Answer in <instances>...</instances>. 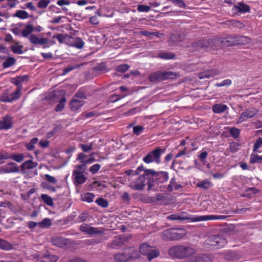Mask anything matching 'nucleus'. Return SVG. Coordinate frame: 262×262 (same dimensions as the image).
<instances>
[{"mask_svg":"<svg viewBox=\"0 0 262 262\" xmlns=\"http://www.w3.org/2000/svg\"><path fill=\"white\" fill-rule=\"evenodd\" d=\"M220 40L219 39H215L213 40H199V43H201L202 45V47L203 49H206L209 46H211L212 49H219L220 48H222L224 47L222 43L219 44L216 43L215 41L216 40Z\"/></svg>","mask_w":262,"mask_h":262,"instance_id":"obj_16","label":"nucleus"},{"mask_svg":"<svg viewBox=\"0 0 262 262\" xmlns=\"http://www.w3.org/2000/svg\"><path fill=\"white\" fill-rule=\"evenodd\" d=\"M72 177L74 179V183L76 186L83 184L87 180L82 171L78 169H74L73 171Z\"/></svg>","mask_w":262,"mask_h":262,"instance_id":"obj_13","label":"nucleus"},{"mask_svg":"<svg viewBox=\"0 0 262 262\" xmlns=\"http://www.w3.org/2000/svg\"><path fill=\"white\" fill-rule=\"evenodd\" d=\"M0 168L1 173H15L19 171L17 164L14 162L8 163Z\"/></svg>","mask_w":262,"mask_h":262,"instance_id":"obj_15","label":"nucleus"},{"mask_svg":"<svg viewBox=\"0 0 262 262\" xmlns=\"http://www.w3.org/2000/svg\"><path fill=\"white\" fill-rule=\"evenodd\" d=\"M214 257L211 254H199L191 256L188 259V262H212Z\"/></svg>","mask_w":262,"mask_h":262,"instance_id":"obj_11","label":"nucleus"},{"mask_svg":"<svg viewBox=\"0 0 262 262\" xmlns=\"http://www.w3.org/2000/svg\"><path fill=\"white\" fill-rule=\"evenodd\" d=\"M147 169L144 170V173L141 175L134 182L129 184V187L136 190H142L144 189V186L146 184L147 179H150V176L146 174Z\"/></svg>","mask_w":262,"mask_h":262,"instance_id":"obj_8","label":"nucleus"},{"mask_svg":"<svg viewBox=\"0 0 262 262\" xmlns=\"http://www.w3.org/2000/svg\"><path fill=\"white\" fill-rule=\"evenodd\" d=\"M45 179L48 182L52 183L53 184H56L57 183V180H56V179L55 177L50 176L49 174H45Z\"/></svg>","mask_w":262,"mask_h":262,"instance_id":"obj_61","label":"nucleus"},{"mask_svg":"<svg viewBox=\"0 0 262 262\" xmlns=\"http://www.w3.org/2000/svg\"><path fill=\"white\" fill-rule=\"evenodd\" d=\"M197 186L202 189L207 190L212 186V184L211 182L209 181L208 179H205L203 181L198 182L197 183Z\"/></svg>","mask_w":262,"mask_h":262,"instance_id":"obj_28","label":"nucleus"},{"mask_svg":"<svg viewBox=\"0 0 262 262\" xmlns=\"http://www.w3.org/2000/svg\"><path fill=\"white\" fill-rule=\"evenodd\" d=\"M182 186L181 185H178L176 184L175 179L173 178L171 179L170 184L167 187V190L170 192L173 190V188L176 190H178Z\"/></svg>","mask_w":262,"mask_h":262,"instance_id":"obj_38","label":"nucleus"},{"mask_svg":"<svg viewBox=\"0 0 262 262\" xmlns=\"http://www.w3.org/2000/svg\"><path fill=\"white\" fill-rule=\"evenodd\" d=\"M237 9L241 12H247L250 11L249 6L243 3L239 4L237 6Z\"/></svg>","mask_w":262,"mask_h":262,"instance_id":"obj_55","label":"nucleus"},{"mask_svg":"<svg viewBox=\"0 0 262 262\" xmlns=\"http://www.w3.org/2000/svg\"><path fill=\"white\" fill-rule=\"evenodd\" d=\"M148 78L151 82L163 81L162 71H158L150 74Z\"/></svg>","mask_w":262,"mask_h":262,"instance_id":"obj_25","label":"nucleus"},{"mask_svg":"<svg viewBox=\"0 0 262 262\" xmlns=\"http://www.w3.org/2000/svg\"><path fill=\"white\" fill-rule=\"evenodd\" d=\"M262 147V138L259 137L253 145V152H257L259 148Z\"/></svg>","mask_w":262,"mask_h":262,"instance_id":"obj_54","label":"nucleus"},{"mask_svg":"<svg viewBox=\"0 0 262 262\" xmlns=\"http://www.w3.org/2000/svg\"><path fill=\"white\" fill-rule=\"evenodd\" d=\"M23 48L22 45H13L11 47V50L15 54H22L24 53Z\"/></svg>","mask_w":262,"mask_h":262,"instance_id":"obj_44","label":"nucleus"},{"mask_svg":"<svg viewBox=\"0 0 262 262\" xmlns=\"http://www.w3.org/2000/svg\"><path fill=\"white\" fill-rule=\"evenodd\" d=\"M66 34L58 33L53 36V38H56L60 43H63Z\"/></svg>","mask_w":262,"mask_h":262,"instance_id":"obj_60","label":"nucleus"},{"mask_svg":"<svg viewBox=\"0 0 262 262\" xmlns=\"http://www.w3.org/2000/svg\"><path fill=\"white\" fill-rule=\"evenodd\" d=\"M25 158V156L23 154H13L10 155V159L17 162H21L24 160Z\"/></svg>","mask_w":262,"mask_h":262,"instance_id":"obj_41","label":"nucleus"},{"mask_svg":"<svg viewBox=\"0 0 262 262\" xmlns=\"http://www.w3.org/2000/svg\"><path fill=\"white\" fill-rule=\"evenodd\" d=\"M227 240L220 235H212L208 237L203 243V247L207 250H212L223 247Z\"/></svg>","mask_w":262,"mask_h":262,"instance_id":"obj_2","label":"nucleus"},{"mask_svg":"<svg viewBox=\"0 0 262 262\" xmlns=\"http://www.w3.org/2000/svg\"><path fill=\"white\" fill-rule=\"evenodd\" d=\"M231 80L229 79H227L220 83H217L215 84V86L216 87H222V86H229L231 84Z\"/></svg>","mask_w":262,"mask_h":262,"instance_id":"obj_58","label":"nucleus"},{"mask_svg":"<svg viewBox=\"0 0 262 262\" xmlns=\"http://www.w3.org/2000/svg\"><path fill=\"white\" fill-rule=\"evenodd\" d=\"M144 129V127L141 125L135 126L133 127L134 134L139 135Z\"/></svg>","mask_w":262,"mask_h":262,"instance_id":"obj_64","label":"nucleus"},{"mask_svg":"<svg viewBox=\"0 0 262 262\" xmlns=\"http://www.w3.org/2000/svg\"><path fill=\"white\" fill-rule=\"evenodd\" d=\"M71 46L78 49H82L84 45V41L80 37H73Z\"/></svg>","mask_w":262,"mask_h":262,"instance_id":"obj_26","label":"nucleus"},{"mask_svg":"<svg viewBox=\"0 0 262 262\" xmlns=\"http://www.w3.org/2000/svg\"><path fill=\"white\" fill-rule=\"evenodd\" d=\"M180 221L190 220L191 222H196L207 220H223L226 219L225 215H207L202 216H194L189 217L185 212L179 213Z\"/></svg>","mask_w":262,"mask_h":262,"instance_id":"obj_5","label":"nucleus"},{"mask_svg":"<svg viewBox=\"0 0 262 262\" xmlns=\"http://www.w3.org/2000/svg\"><path fill=\"white\" fill-rule=\"evenodd\" d=\"M157 57L163 59H172L176 57V55L171 52H162L158 54Z\"/></svg>","mask_w":262,"mask_h":262,"instance_id":"obj_31","label":"nucleus"},{"mask_svg":"<svg viewBox=\"0 0 262 262\" xmlns=\"http://www.w3.org/2000/svg\"><path fill=\"white\" fill-rule=\"evenodd\" d=\"M38 225L41 228H48L52 225V220L49 218H45L41 222H38Z\"/></svg>","mask_w":262,"mask_h":262,"instance_id":"obj_35","label":"nucleus"},{"mask_svg":"<svg viewBox=\"0 0 262 262\" xmlns=\"http://www.w3.org/2000/svg\"><path fill=\"white\" fill-rule=\"evenodd\" d=\"M95 202L100 207L106 208L108 206V202L106 200L99 198L95 201Z\"/></svg>","mask_w":262,"mask_h":262,"instance_id":"obj_49","label":"nucleus"},{"mask_svg":"<svg viewBox=\"0 0 262 262\" xmlns=\"http://www.w3.org/2000/svg\"><path fill=\"white\" fill-rule=\"evenodd\" d=\"M140 256L138 250L133 248H127L114 254V259L116 262H126L128 260L138 259Z\"/></svg>","mask_w":262,"mask_h":262,"instance_id":"obj_3","label":"nucleus"},{"mask_svg":"<svg viewBox=\"0 0 262 262\" xmlns=\"http://www.w3.org/2000/svg\"><path fill=\"white\" fill-rule=\"evenodd\" d=\"M38 165L36 162H34L31 160H27L23 163L21 166V170L24 172H26L27 170L35 168Z\"/></svg>","mask_w":262,"mask_h":262,"instance_id":"obj_21","label":"nucleus"},{"mask_svg":"<svg viewBox=\"0 0 262 262\" xmlns=\"http://www.w3.org/2000/svg\"><path fill=\"white\" fill-rule=\"evenodd\" d=\"M145 170L142 166H139L135 170H127L125 171V174L128 176H136L139 174V172L141 171Z\"/></svg>","mask_w":262,"mask_h":262,"instance_id":"obj_42","label":"nucleus"},{"mask_svg":"<svg viewBox=\"0 0 262 262\" xmlns=\"http://www.w3.org/2000/svg\"><path fill=\"white\" fill-rule=\"evenodd\" d=\"M21 86L17 87V90L10 95L12 101L19 98L21 95Z\"/></svg>","mask_w":262,"mask_h":262,"instance_id":"obj_46","label":"nucleus"},{"mask_svg":"<svg viewBox=\"0 0 262 262\" xmlns=\"http://www.w3.org/2000/svg\"><path fill=\"white\" fill-rule=\"evenodd\" d=\"M13 16L21 19H26L29 17V14L24 10H18Z\"/></svg>","mask_w":262,"mask_h":262,"instance_id":"obj_43","label":"nucleus"},{"mask_svg":"<svg viewBox=\"0 0 262 262\" xmlns=\"http://www.w3.org/2000/svg\"><path fill=\"white\" fill-rule=\"evenodd\" d=\"M152 202L158 203L159 204L167 205L173 203V199L167 195L163 193H158L151 198Z\"/></svg>","mask_w":262,"mask_h":262,"instance_id":"obj_10","label":"nucleus"},{"mask_svg":"<svg viewBox=\"0 0 262 262\" xmlns=\"http://www.w3.org/2000/svg\"><path fill=\"white\" fill-rule=\"evenodd\" d=\"M129 68V66L127 64H123L118 66L115 70L118 72L124 73Z\"/></svg>","mask_w":262,"mask_h":262,"instance_id":"obj_52","label":"nucleus"},{"mask_svg":"<svg viewBox=\"0 0 262 262\" xmlns=\"http://www.w3.org/2000/svg\"><path fill=\"white\" fill-rule=\"evenodd\" d=\"M251 39L244 36H231L223 38L222 40H217L215 42L219 44L222 43L224 46H231L235 45H245L250 43Z\"/></svg>","mask_w":262,"mask_h":262,"instance_id":"obj_4","label":"nucleus"},{"mask_svg":"<svg viewBox=\"0 0 262 262\" xmlns=\"http://www.w3.org/2000/svg\"><path fill=\"white\" fill-rule=\"evenodd\" d=\"M0 101L3 102H11V96L8 93H4L0 96Z\"/></svg>","mask_w":262,"mask_h":262,"instance_id":"obj_50","label":"nucleus"},{"mask_svg":"<svg viewBox=\"0 0 262 262\" xmlns=\"http://www.w3.org/2000/svg\"><path fill=\"white\" fill-rule=\"evenodd\" d=\"M220 71L216 69H211L204 71L198 74V76L199 79L210 78L215 76L218 75Z\"/></svg>","mask_w":262,"mask_h":262,"instance_id":"obj_18","label":"nucleus"},{"mask_svg":"<svg viewBox=\"0 0 262 262\" xmlns=\"http://www.w3.org/2000/svg\"><path fill=\"white\" fill-rule=\"evenodd\" d=\"M229 132L233 138L236 139L239 137L240 129L237 128L233 127L230 128Z\"/></svg>","mask_w":262,"mask_h":262,"instance_id":"obj_51","label":"nucleus"},{"mask_svg":"<svg viewBox=\"0 0 262 262\" xmlns=\"http://www.w3.org/2000/svg\"><path fill=\"white\" fill-rule=\"evenodd\" d=\"M33 27L31 25H27L21 32L22 36L24 37H29V35L33 31Z\"/></svg>","mask_w":262,"mask_h":262,"instance_id":"obj_36","label":"nucleus"},{"mask_svg":"<svg viewBox=\"0 0 262 262\" xmlns=\"http://www.w3.org/2000/svg\"><path fill=\"white\" fill-rule=\"evenodd\" d=\"M165 150L162 148L158 147L155 150L149 152L145 157L143 158V160L146 163H150L155 162L157 163H159L161 161L160 157L162 153L164 152Z\"/></svg>","mask_w":262,"mask_h":262,"instance_id":"obj_7","label":"nucleus"},{"mask_svg":"<svg viewBox=\"0 0 262 262\" xmlns=\"http://www.w3.org/2000/svg\"><path fill=\"white\" fill-rule=\"evenodd\" d=\"M80 230L82 232H85L89 235L97 234L101 232L98 228L91 227L86 224L81 225L80 227Z\"/></svg>","mask_w":262,"mask_h":262,"instance_id":"obj_19","label":"nucleus"},{"mask_svg":"<svg viewBox=\"0 0 262 262\" xmlns=\"http://www.w3.org/2000/svg\"><path fill=\"white\" fill-rule=\"evenodd\" d=\"M95 195L92 193H86L82 195V200L88 203H91L93 201Z\"/></svg>","mask_w":262,"mask_h":262,"instance_id":"obj_45","label":"nucleus"},{"mask_svg":"<svg viewBox=\"0 0 262 262\" xmlns=\"http://www.w3.org/2000/svg\"><path fill=\"white\" fill-rule=\"evenodd\" d=\"M155 180H156L155 178H152V177L150 179H147L146 184L148 185V190H155L157 189V188L155 187L156 183L155 182Z\"/></svg>","mask_w":262,"mask_h":262,"instance_id":"obj_48","label":"nucleus"},{"mask_svg":"<svg viewBox=\"0 0 262 262\" xmlns=\"http://www.w3.org/2000/svg\"><path fill=\"white\" fill-rule=\"evenodd\" d=\"M250 162L251 164H254L256 163H261L262 156H260L257 154L252 153L251 155Z\"/></svg>","mask_w":262,"mask_h":262,"instance_id":"obj_39","label":"nucleus"},{"mask_svg":"<svg viewBox=\"0 0 262 262\" xmlns=\"http://www.w3.org/2000/svg\"><path fill=\"white\" fill-rule=\"evenodd\" d=\"M151 9V8L149 6L144 5H139L137 6V10L139 12H147Z\"/></svg>","mask_w":262,"mask_h":262,"instance_id":"obj_59","label":"nucleus"},{"mask_svg":"<svg viewBox=\"0 0 262 262\" xmlns=\"http://www.w3.org/2000/svg\"><path fill=\"white\" fill-rule=\"evenodd\" d=\"M257 112V109L253 107L246 110L245 111L241 114L237 123H241L247 119L253 117L256 115Z\"/></svg>","mask_w":262,"mask_h":262,"instance_id":"obj_12","label":"nucleus"},{"mask_svg":"<svg viewBox=\"0 0 262 262\" xmlns=\"http://www.w3.org/2000/svg\"><path fill=\"white\" fill-rule=\"evenodd\" d=\"M163 81L168 79H172L176 78L179 75L177 73L172 71H162Z\"/></svg>","mask_w":262,"mask_h":262,"instance_id":"obj_27","label":"nucleus"},{"mask_svg":"<svg viewBox=\"0 0 262 262\" xmlns=\"http://www.w3.org/2000/svg\"><path fill=\"white\" fill-rule=\"evenodd\" d=\"M12 118L7 115L0 120V129H9L12 127Z\"/></svg>","mask_w":262,"mask_h":262,"instance_id":"obj_17","label":"nucleus"},{"mask_svg":"<svg viewBox=\"0 0 262 262\" xmlns=\"http://www.w3.org/2000/svg\"><path fill=\"white\" fill-rule=\"evenodd\" d=\"M84 104V101L78 100L77 98H73L70 103V107L72 111H76L80 109Z\"/></svg>","mask_w":262,"mask_h":262,"instance_id":"obj_20","label":"nucleus"},{"mask_svg":"<svg viewBox=\"0 0 262 262\" xmlns=\"http://www.w3.org/2000/svg\"><path fill=\"white\" fill-rule=\"evenodd\" d=\"M58 259V256L55 255H46L39 259L37 262H56Z\"/></svg>","mask_w":262,"mask_h":262,"instance_id":"obj_29","label":"nucleus"},{"mask_svg":"<svg viewBox=\"0 0 262 262\" xmlns=\"http://www.w3.org/2000/svg\"><path fill=\"white\" fill-rule=\"evenodd\" d=\"M228 107L227 105L222 104L219 103L215 104L212 106V111L216 114H220L224 112L227 110H228Z\"/></svg>","mask_w":262,"mask_h":262,"instance_id":"obj_24","label":"nucleus"},{"mask_svg":"<svg viewBox=\"0 0 262 262\" xmlns=\"http://www.w3.org/2000/svg\"><path fill=\"white\" fill-rule=\"evenodd\" d=\"M239 146L240 144L239 143L232 142L230 144L229 149L232 152L234 153L238 150Z\"/></svg>","mask_w":262,"mask_h":262,"instance_id":"obj_56","label":"nucleus"},{"mask_svg":"<svg viewBox=\"0 0 262 262\" xmlns=\"http://www.w3.org/2000/svg\"><path fill=\"white\" fill-rule=\"evenodd\" d=\"M15 61L16 60L14 57H8L3 63V67L4 68H8L10 67L15 63Z\"/></svg>","mask_w":262,"mask_h":262,"instance_id":"obj_40","label":"nucleus"},{"mask_svg":"<svg viewBox=\"0 0 262 262\" xmlns=\"http://www.w3.org/2000/svg\"><path fill=\"white\" fill-rule=\"evenodd\" d=\"M29 41L35 46H42L45 48L46 45L48 43L49 40L45 37H39L35 34H31L28 38Z\"/></svg>","mask_w":262,"mask_h":262,"instance_id":"obj_14","label":"nucleus"},{"mask_svg":"<svg viewBox=\"0 0 262 262\" xmlns=\"http://www.w3.org/2000/svg\"><path fill=\"white\" fill-rule=\"evenodd\" d=\"M101 168V166L99 164H95L91 166L90 168V171L94 174L97 173Z\"/></svg>","mask_w":262,"mask_h":262,"instance_id":"obj_63","label":"nucleus"},{"mask_svg":"<svg viewBox=\"0 0 262 262\" xmlns=\"http://www.w3.org/2000/svg\"><path fill=\"white\" fill-rule=\"evenodd\" d=\"M125 241V238L123 236H119L116 237L112 243V248H118L121 247L124 244Z\"/></svg>","mask_w":262,"mask_h":262,"instance_id":"obj_23","label":"nucleus"},{"mask_svg":"<svg viewBox=\"0 0 262 262\" xmlns=\"http://www.w3.org/2000/svg\"><path fill=\"white\" fill-rule=\"evenodd\" d=\"M152 248V247L150 246L148 244L146 243H143L140 246L139 251L143 255H147Z\"/></svg>","mask_w":262,"mask_h":262,"instance_id":"obj_34","label":"nucleus"},{"mask_svg":"<svg viewBox=\"0 0 262 262\" xmlns=\"http://www.w3.org/2000/svg\"><path fill=\"white\" fill-rule=\"evenodd\" d=\"M38 141V139L36 137L32 139L29 143L26 144L27 149L29 150H32L34 148V145Z\"/></svg>","mask_w":262,"mask_h":262,"instance_id":"obj_47","label":"nucleus"},{"mask_svg":"<svg viewBox=\"0 0 262 262\" xmlns=\"http://www.w3.org/2000/svg\"><path fill=\"white\" fill-rule=\"evenodd\" d=\"M160 255V252L158 250L154 247L150 250L149 253L147 254V257L149 261H151L152 259L157 257Z\"/></svg>","mask_w":262,"mask_h":262,"instance_id":"obj_32","label":"nucleus"},{"mask_svg":"<svg viewBox=\"0 0 262 262\" xmlns=\"http://www.w3.org/2000/svg\"><path fill=\"white\" fill-rule=\"evenodd\" d=\"M66 101V99L64 97H63L60 99L59 104H58L55 107V111L56 112L61 111L64 108Z\"/></svg>","mask_w":262,"mask_h":262,"instance_id":"obj_53","label":"nucleus"},{"mask_svg":"<svg viewBox=\"0 0 262 262\" xmlns=\"http://www.w3.org/2000/svg\"><path fill=\"white\" fill-rule=\"evenodd\" d=\"M169 254L173 257L184 258L190 257L196 253V250L191 245H178L170 248Z\"/></svg>","mask_w":262,"mask_h":262,"instance_id":"obj_1","label":"nucleus"},{"mask_svg":"<svg viewBox=\"0 0 262 262\" xmlns=\"http://www.w3.org/2000/svg\"><path fill=\"white\" fill-rule=\"evenodd\" d=\"M50 2V0H39L37 4V7L40 9L46 8Z\"/></svg>","mask_w":262,"mask_h":262,"instance_id":"obj_57","label":"nucleus"},{"mask_svg":"<svg viewBox=\"0 0 262 262\" xmlns=\"http://www.w3.org/2000/svg\"><path fill=\"white\" fill-rule=\"evenodd\" d=\"M13 249V245L9 242L0 238V249L9 251Z\"/></svg>","mask_w":262,"mask_h":262,"instance_id":"obj_30","label":"nucleus"},{"mask_svg":"<svg viewBox=\"0 0 262 262\" xmlns=\"http://www.w3.org/2000/svg\"><path fill=\"white\" fill-rule=\"evenodd\" d=\"M186 234L184 229L170 228L162 233V238L166 241L178 240L182 238Z\"/></svg>","mask_w":262,"mask_h":262,"instance_id":"obj_6","label":"nucleus"},{"mask_svg":"<svg viewBox=\"0 0 262 262\" xmlns=\"http://www.w3.org/2000/svg\"><path fill=\"white\" fill-rule=\"evenodd\" d=\"M28 79V77L26 75H23L21 76L17 77L15 78H13L11 80V82L18 87L21 86L20 84L23 81L27 80Z\"/></svg>","mask_w":262,"mask_h":262,"instance_id":"obj_33","label":"nucleus"},{"mask_svg":"<svg viewBox=\"0 0 262 262\" xmlns=\"http://www.w3.org/2000/svg\"><path fill=\"white\" fill-rule=\"evenodd\" d=\"M40 197L43 202L47 205L52 206L54 205L52 198L48 194H42Z\"/></svg>","mask_w":262,"mask_h":262,"instance_id":"obj_37","label":"nucleus"},{"mask_svg":"<svg viewBox=\"0 0 262 262\" xmlns=\"http://www.w3.org/2000/svg\"><path fill=\"white\" fill-rule=\"evenodd\" d=\"M126 95H123L121 97H120L118 95H112L110 97V98H109V101L110 102H112V103L115 102L120 100L121 99L125 97V96H126Z\"/></svg>","mask_w":262,"mask_h":262,"instance_id":"obj_62","label":"nucleus"},{"mask_svg":"<svg viewBox=\"0 0 262 262\" xmlns=\"http://www.w3.org/2000/svg\"><path fill=\"white\" fill-rule=\"evenodd\" d=\"M146 174L150 176V177L152 178H155V179L158 180L160 183L165 182L168 179V174L165 171L156 172L152 169H147Z\"/></svg>","mask_w":262,"mask_h":262,"instance_id":"obj_9","label":"nucleus"},{"mask_svg":"<svg viewBox=\"0 0 262 262\" xmlns=\"http://www.w3.org/2000/svg\"><path fill=\"white\" fill-rule=\"evenodd\" d=\"M51 242L53 245L60 248H64L67 245V239L62 237H54Z\"/></svg>","mask_w":262,"mask_h":262,"instance_id":"obj_22","label":"nucleus"}]
</instances>
